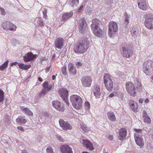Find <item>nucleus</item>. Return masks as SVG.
Wrapping results in <instances>:
<instances>
[{"instance_id": "nucleus-1", "label": "nucleus", "mask_w": 153, "mask_h": 153, "mask_svg": "<svg viewBox=\"0 0 153 153\" xmlns=\"http://www.w3.org/2000/svg\"><path fill=\"white\" fill-rule=\"evenodd\" d=\"M89 44L87 41L84 40L80 42L79 44L74 46V51L76 53L83 54L88 49Z\"/></svg>"}, {"instance_id": "nucleus-2", "label": "nucleus", "mask_w": 153, "mask_h": 153, "mask_svg": "<svg viewBox=\"0 0 153 153\" xmlns=\"http://www.w3.org/2000/svg\"><path fill=\"white\" fill-rule=\"evenodd\" d=\"M70 100L73 107L77 109H79L82 106V100L79 96L76 95H72Z\"/></svg>"}, {"instance_id": "nucleus-3", "label": "nucleus", "mask_w": 153, "mask_h": 153, "mask_svg": "<svg viewBox=\"0 0 153 153\" xmlns=\"http://www.w3.org/2000/svg\"><path fill=\"white\" fill-rule=\"evenodd\" d=\"M143 72L149 75L153 74V62L151 60L145 61L143 65Z\"/></svg>"}, {"instance_id": "nucleus-4", "label": "nucleus", "mask_w": 153, "mask_h": 153, "mask_svg": "<svg viewBox=\"0 0 153 153\" xmlns=\"http://www.w3.org/2000/svg\"><path fill=\"white\" fill-rule=\"evenodd\" d=\"M103 83L106 89L108 91H112L113 87L111 77L108 74H105L103 77Z\"/></svg>"}, {"instance_id": "nucleus-5", "label": "nucleus", "mask_w": 153, "mask_h": 153, "mask_svg": "<svg viewBox=\"0 0 153 153\" xmlns=\"http://www.w3.org/2000/svg\"><path fill=\"white\" fill-rule=\"evenodd\" d=\"M126 90L130 96L135 97L136 95V90L133 83L130 82H128L126 84Z\"/></svg>"}, {"instance_id": "nucleus-6", "label": "nucleus", "mask_w": 153, "mask_h": 153, "mask_svg": "<svg viewBox=\"0 0 153 153\" xmlns=\"http://www.w3.org/2000/svg\"><path fill=\"white\" fill-rule=\"evenodd\" d=\"M144 25L147 29H153V14L148 13L144 16Z\"/></svg>"}, {"instance_id": "nucleus-7", "label": "nucleus", "mask_w": 153, "mask_h": 153, "mask_svg": "<svg viewBox=\"0 0 153 153\" xmlns=\"http://www.w3.org/2000/svg\"><path fill=\"white\" fill-rule=\"evenodd\" d=\"M59 123L61 127L64 130L67 131L72 129V126L67 121H65L63 120L60 119Z\"/></svg>"}, {"instance_id": "nucleus-8", "label": "nucleus", "mask_w": 153, "mask_h": 153, "mask_svg": "<svg viewBox=\"0 0 153 153\" xmlns=\"http://www.w3.org/2000/svg\"><path fill=\"white\" fill-rule=\"evenodd\" d=\"M59 93L62 98L68 105L69 104L68 100V91L65 89L62 88L59 89Z\"/></svg>"}, {"instance_id": "nucleus-9", "label": "nucleus", "mask_w": 153, "mask_h": 153, "mask_svg": "<svg viewBox=\"0 0 153 153\" xmlns=\"http://www.w3.org/2000/svg\"><path fill=\"white\" fill-rule=\"evenodd\" d=\"M122 50L121 54L123 57L129 58L133 53L132 50L127 47H123Z\"/></svg>"}, {"instance_id": "nucleus-10", "label": "nucleus", "mask_w": 153, "mask_h": 153, "mask_svg": "<svg viewBox=\"0 0 153 153\" xmlns=\"http://www.w3.org/2000/svg\"><path fill=\"white\" fill-rule=\"evenodd\" d=\"M92 78L89 76H85L81 79L82 83L85 87H89L91 86L92 81Z\"/></svg>"}, {"instance_id": "nucleus-11", "label": "nucleus", "mask_w": 153, "mask_h": 153, "mask_svg": "<svg viewBox=\"0 0 153 153\" xmlns=\"http://www.w3.org/2000/svg\"><path fill=\"white\" fill-rule=\"evenodd\" d=\"M37 56V55H34L31 51L27 53L26 54L23 56L24 61L25 62H28L32 61L35 59Z\"/></svg>"}, {"instance_id": "nucleus-12", "label": "nucleus", "mask_w": 153, "mask_h": 153, "mask_svg": "<svg viewBox=\"0 0 153 153\" xmlns=\"http://www.w3.org/2000/svg\"><path fill=\"white\" fill-rule=\"evenodd\" d=\"M53 107L59 111L63 112L65 110V107L62 105L61 102L59 101H54L52 102Z\"/></svg>"}, {"instance_id": "nucleus-13", "label": "nucleus", "mask_w": 153, "mask_h": 153, "mask_svg": "<svg viewBox=\"0 0 153 153\" xmlns=\"http://www.w3.org/2000/svg\"><path fill=\"white\" fill-rule=\"evenodd\" d=\"M127 133L126 129L125 128H120L118 132V139L120 140H123L126 137Z\"/></svg>"}, {"instance_id": "nucleus-14", "label": "nucleus", "mask_w": 153, "mask_h": 153, "mask_svg": "<svg viewBox=\"0 0 153 153\" xmlns=\"http://www.w3.org/2000/svg\"><path fill=\"white\" fill-rule=\"evenodd\" d=\"M64 40L61 37L57 38L55 41V47L59 49H61L64 44Z\"/></svg>"}, {"instance_id": "nucleus-15", "label": "nucleus", "mask_w": 153, "mask_h": 153, "mask_svg": "<svg viewBox=\"0 0 153 153\" xmlns=\"http://www.w3.org/2000/svg\"><path fill=\"white\" fill-rule=\"evenodd\" d=\"M142 136L139 135L137 133L134 134V137L136 144L140 147L144 145V143L142 138Z\"/></svg>"}, {"instance_id": "nucleus-16", "label": "nucleus", "mask_w": 153, "mask_h": 153, "mask_svg": "<svg viewBox=\"0 0 153 153\" xmlns=\"http://www.w3.org/2000/svg\"><path fill=\"white\" fill-rule=\"evenodd\" d=\"M2 27L3 29H16V26L13 24L8 21L3 22L2 24Z\"/></svg>"}, {"instance_id": "nucleus-17", "label": "nucleus", "mask_w": 153, "mask_h": 153, "mask_svg": "<svg viewBox=\"0 0 153 153\" xmlns=\"http://www.w3.org/2000/svg\"><path fill=\"white\" fill-rule=\"evenodd\" d=\"M94 94L96 98L100 97L101 93L100 91V86L98 84L95 85L93 90Z\"/></svg>"}, {"instance_id": "nucleus-18", "label": "nucleus", "mask_w": 153, "mask_h": 153, "mask_svg": "<svg viewBox=\"0 0 153 153\" xmlns=\"http://www.w3.org/2000/svg\"><path fill=\"white\" fill-rule=\"evenodd\" d=\"M130 108L134 112H137L138 109V106L137 103L134 100H130L129 103Z\"/></svg>"}, {"instance_id": "nucleus-19", "label": "nucleus", "mask_w": 153, "mask_h": 153, "mask_svg": "<svg viewBox=\"0 0 153 153\" xmlns=\"http://www.w3.org/2000/svg\"><path fill=\"white\" fill-rule=\"evenodd\" d=\"M60 149L62 153H73L71 148L68 145H64L60 147Z\"/></svg>"}, {"instance_id": "nucleus-20", "label": "nucleus", "mask_w": 153, "mask_h": 153, "mask_svg": "<svg viewBox=\"0 0 153 153\" xmlns=\"http://www.w3.org/2000/svg\"><path fill=\"white\" fill-rule=\"evenodd\" d=\"M138 5L140 9L146 10L147 8L146 1L145 0H138Z\"/></svg>"}, {"instance_id": "nucleus-21", "label": "nucleus", "mask_w": 153, "mask_h": 153, "mask_svg": "<svg viewBox=\"0 0 153 153\" xmlns=\"http://www.w3.org/2000/svg\"><path fill=\"white\" fill-rule=\"evenodd\" d=\"M83 144L87 149L90 150H93L94 147L91 143L87 140H83Z\"/></svg>"}, {"instance_id": "nucleus-22", "label": "nucleus", "mask_w": 153, "mask_h": 153, "mask_svg": "<svg viewBox=\"0 0 153 153\" xmlns=\"http://www.w3.org/2000/svg\"><path fill=\"white\" fill-rule=\"evenodd\" d=\"M79 29L87 28V25L85 19L83 18L80 19L78 26Z\"/></svg>"}, {"instance_id": "nucleus-23", "label": "nucleus", "mask_w": 153, "mask_h": 153, "mask_svg": "<svg viewBox=\"0 0 153 153\" xmlns=\"http://www.w3.org/2000/svg\"><path fill=\"white\" fill-rule=\"evenodd\" d=\"M68 69L70 74L74 75L76 73V70L74 67V64L71 63H69L68 65Z\"/></svg>"}, {"instance_id": "nucleus-24", "label": "nucleus", "mask_w": 153, "mask_h": 153, "mask_svg": "<svg viewBox=\"0 0 153 153\" xmlns=\"http://www.w3.org/2000/svg\"><path fill=\"white\" fill-rule=\"evenodd\" d=\"M74 12L72 11L64 13L62 16V21L65 22L70 19L73 15Z\"/></svg>"}, {"instance_id": "nucleus-25", "label": "nucleus", "mask_w": 153, "mask_h": 153, "mask_svg": "<svg viewBox=\"0 0 153 153\" xmlns=\"http://www.w3.org/2000/svg\"><path fill=\"white\" fill-rule=\"evenodd\" d=\"M92 24L91 25V29H98L100 25L99 20L97 19H93L92 21Z\"/></svg>"}, {"instance_id": "nucleus-26", "label": "nucleus", "mask_w": 153, "mask_h": 153, "mask_svg": "<svg viewBox=\"0 0 153 153\" xmlns=\"http://www.w3.org/2000/svg\"><path fill=\"white\" fill-rule=\"evenodd\" d=\"M16 122L18 124H25L27 122V120L24 117L19 116L16 119Z\"/></svg>"}, {"instance_id": "nucleus-27", "label": "nucleus", "mask_w": 153, "mask_h": 153, "mask_svg": "<svg viewBox=\"0 0 153 153\" xmlns=\"http://www.w3.org/2000/svg\"><path fill=\"white\" fill-rule=\"evenodd\" d=\"M20 109L27 115L31 116H33V112L28 108H25L24 106H21Z\"/></svg>"}, {"instance_id": "nucleus-28", "label": "nucleus", "mask_w": 153, "mask_h": 153, "mask_svg": "<svg viewBox=\"0 0 153 153\" xmlns=\"http://www.w3.org/2000/svg\"><path fill=\"white\" fill-rule=\"evenodd\" d=\"M108 117L111 121L114 122L116 120V118L114 113L112 111H109L107 113Z\"/></svg>"}, {"instance_id": "nucleus-29", "label": "nucleus", "mask_w": 153, "mask_h": 153, "mask_svg": "<svg viewBox=\"0 0 153 153\" xmlns=\"http://www.w3.org/2000/svg\"><path fill=\"white\" fill-rule=\"evenodd\" d=\"M18 66L20 69L24 70H28L30 68L31 66L30 65H25L22 63H19Z\"/></svg>"}, {"instance_id": "nucleus-30", "label": "nucleus", "mask_w": 153, "mask_h": 153, "mask_svg": "<svg viewBox=\"0 0 153 153\" xmlns=\"http://www.w3.org/2000/svg\"><path fill=\"white\" fill-rule=\"evenodd\" d=\"M79 0H69L68 3L72 8L76 7L78 4Z\"/></svg>"}, {"instance_id": "nucleus-31", "label": "nucleus", "mask_w": 153, "mask_h": 153, "mask_svg": "<svg viewBox=\"0 0 153 153\" xmlns=\"http://www.w3.org/2000/svg\"><path fill=\"white\" fill-rule=\"evenodd\" d=\"M34 23L38 26H42L44 25L42 19L40 18H36L34 20Z\"/></svg>"}, {"instance_id": "nucleus-32", "label": "nucleus", "mask_w": 153, "mask_h": 153, "mask_svg": "<svg viewBox=\"0 0 153 153\" xmlns=\"http://www.w3.org/2000/svg\"><path fill=\"white\" fill-rule=\"evenodd\" d=\"M43 87L47 91L50 90L52 88V85L51 84H49L48 82H45L43 85Z\"/></svg>"}, {"instance_id": "nucleus-33", "label": "nucleus", "mask_w": 153, "mask_h": 153, "mask_svg": "<svg viewBox=\"0 0 153 153\" xmlns=\"http://www.w3.org/2000/svg\"><path fill=\"white\" fill-rule=\"evenodd\" d=\"M117 25L114 22H111L109 25V29H117Z\"/></svg>"}, {"instance_id": "nucleus-34", "label": "nucleus", "mask_w": 153, "mask_h": 153, "mask_svg": "<svg viewBox=\"0 0 153 153\" xmlns=\"http://www.w3.org/2000/svg\"><path fill=\"white\" fill-rule=\"evenodd\" d=\"M93 32L95 35L98 37L101 36L102 34L101 29H93Z\"/></svg>"}, {"instance_id": "nucleus-35", "label": "nucleus", "mask_w": 153, "mask_h": 153, "mask_svg": "<svg viewBox=\"0 0 153 153\" xmlns=\"http://www.w3.org/2000/svg\"><path fill=\"white\" fill-rule=\"evenodd\" d=\"M129 16L126 14L125 15V19L124 21V24L125 25L126 28H128L127 25L129 23Z\"/></svg>"}, {"instance_id": "nucleus-36", "label": "nucleus", "mask_w": 153, "mask_h": 153, "mask_svg": "<svg viewBox=\"0 0 153 153\" xmlns=\"http://www.w3.org/2000/svg\"><path fill=\"white\" fill-rule=\"evenodd\" d=\"M4 92L1 89H0V102H3L4 100Z\"/></svg>"}, {"instance_id": "nucleus-37", "label": "nucleus", "mask_w": 153, "mask_h": 153, "mask_svg": "<svg viewBox=\"0 0 153 153\" xmlns=\"http://www.w3.org/2000/svg\"><path fill=\"white\" fill-rule=\"evenodd\" d=\"M8 63V60L5 62L2 66H0V70L1 71L4 70L7 66Z\"/></svg>"}, {"instance_id": "nucleus-38", "label": "nucleus", "mask_w": 153, "mask_h": 153, "mask_svg": "<svg viewBox=\"0 0 153 153\" xmlns=\"http://www.w3.org/2000/svg\"><path fill=\"white\" fill-rule=\"evenodd\" d=\"M117 29H109L108 33L109 36L111 37L112 35L115 34L116 32L117 31Z\"/></svg>"}, {"instance_id": "nucleus-39", "label": "nucleus", "mask_w": 153, "mask_h": 153, "mask_svg": "<svg viewBox=\"0 0 153 153\" xmlns=\"http://www.w3.org/2000/svg\"><path fill=\"white\" fill-rule=\"evenodd\" d=\"M144 122L145 123L148 124H150L151 122V119L150 118L147 116L144 118Z\"/></svg>"}, {"instance_id": "nucleus-40", "label": "nucleus", "mask_w": 153, "mask_h": 153, "mask_svg": "<svg viewBox=\"0 0 153 153\" xmlns=\"http://www.w3.org/2000/svg\"><path fill=\"white\" fill-rule=\"evenodd\" d=\"M80 128L85 132H87L88 131L87 127L83 124L80 125Z\"/></svg>"}, {"instance_id": "nucleus-41", "label": "nucleus", "mask_w": 153, "mask_h": 153, "mask_svg": "<svg viewBox=\"0 0 153 153\" xmlns=\"http://www.w3.org/2000/svg\"><path fill=\"white\" fill-rule=\"evenodd\" d=\"M137 90H141L142 89V85L140 82L138 81L137 85Z\"/></svg>"}, {"instance_id": "nucleus-42", "label": "nucleus", "mask_w": 153, "mask_h": 153, "mask_svg": "<svg viewBox=\"0 0 153 153\" xmlns=\"http://www.w3.org/2000/svg\"><path fill=\"white\" fill-rule=\"evenodd\" d=\"M47 153H54L53 149L51 147H48L46 149Z\"/></svg>"}, {"instance_id": "nucleus-43", "label": "nucleus", "mask_w": 153, "mask_h": 153, "mask_svg": "<svg viewBox=\"0 0 153 153\" xmlns=\"http://www.w3.org/2000/svg\"><path fill=\"white\" fill-rule=\"evenodd\" d=\"M66 68V66L64 65L62 69V73L64 75H66L67 74Z\"/></svg>"}, {"instance_id": "nucleus-44", "label": "nucleus", "mask_w": 153, "mask_h": 153, "mask_svg": "<svg viewBox=\"0 0 153 153\" xmlns=\"http://www.w3.org/2000/svg\"><path fill=\"white\" fill-rule=\"evenodd\" d=\"M0 10L1 14L3 16H4L6 14L4 9L2 7H0Z\"/></svg>"}, {"instance_id": "nucleus-45", "label": "nucleus", "mask_w": 153, "mask_h": 153, "mask_svg": "<svg viewBox=\"0 0 153 153\" xmlns=\"http://www.w3.org/2000/svg\"><path fill=\"white\" fill-rule=\"evenodd\" d=\"M47 91L46 89H42L41 92L39 94V96H43L45 94Z\"/></svg>"}, {"instance_id": "nucleus-46", "label": "nucleus", "mask_w": 153, "mask_h": 153, "mask_svg": "<svg viewBox=\"0 0 153 153\" xmlns=\"http://www.w3.org/2000/svg\"><path fill=\"white\" fill-rule=\"evenodd\" d=\"M85 106L86 109H88L90 107V104L88 102H86L85 104Z\"/></svg>"}, {"instance_id": "nucleus-47", "label": "nucleus", "mask_w": 153, "mask_h": 153, "mask_svg": "<svg viewBox=\"0 0 153 153\" xmlns=\"http://www.w3.org/2000/svg\"><path fill=\"white\" fill-rule=\"evenodd\" d=\"M147 116H148L147 115V113L146 111L145 110H143V117L145 118Z\"/></svg>"}, {"instance_id": "nucleus-48", "label": "nucleus", "mask_w": 153, "mask_h": 153, "mask_svg": "<svg viewBox=\"0 0 153 153\" xmlns=\"http://www.w3.org/2000/svg\"><path fill=\"white\" fill-rule=\"evenodd\" d=\"M43 13V15L44 16V17L46 19V17L47 16V10L46 9H44V10L42 12Z\"/></svg>"}, {"instance_id": "nucleus-49", "label": "nucleus", "mask_w": 153, "mask_h": 153, "mask_svg": "<svg viewBox=\"0 0 153 153\" xmlns=\"http://www.w3.org/2000/svg\"><path fill=\"white\" fill-rule=\"evenodd\" d=\"M134 130L135 132L137 133H141L142 132V130L140 129L135 128Z\"/></svg>"}, {"instance_id": "nucleus-50", "label": "nucleus", "mask_w": 153, "mask_h": 153, "mask_svg": "<svg viewBox=\"0 0 153 153\" xmlns=\"http://www.w3.org/2000/svg\"><path fill=\"white\" fill-rule=\"evenodd\" d=\"M76 66H77V68L79 67L80 66H81L82 65V64L80 62H77L76 63Z\"/></svg>"}, {"instance_id": "nucleus-51", "label": "nucleus", "mask_w": 153, "mask_h": 153, "mask_svg": "<svg viewBox=\"0 0 153 153\" xmlns=\"http://www.w3.org/2000/svg\"><path fill=\"white\" fill-rule=\"evenodd\" d=\"M19 63L18 62H13L11 64L10 66H13V65H16L17 64H18V65Z\"/></svg>"}, {"instance_id": "nucleus-52", "label": "nucleus", "mask_w": 153, "mask_h": 153, "mask_svg": "<svg viewBox=\"0 0 153 153\" xmlns=\"http://www.w3.org/2000/svg\"><path fill=\"white\" fill-rule=\"evenodd\" d=\"M50 68H51V66H49L47 67L45 70V72L46 73H47L48 72H49L50 70Z\"/></svg>"}, {"instance_id": "nucleus-53", "label": "nucleus", "mask_w": 153, "mask_h": 153, "mask_svg": "<svg viewBox=\"0 0 153 153\" xmlns=\"http://www.w3.org/2000/svg\"><path fill=\"white\" fill-rule=\"evenodd\" d=\"M17 128L22 131H24V129H23V128L22 126H19Z\"/></svg>"}, {"instance_id": "nucleus-54", "label": "nucleus", "mask_w": 153, "mask_h": 153, "mask_svg": "<svg viewBox=\"0 0 153 153\" xmlns=\"http://www.w3.org/2000/svg\"><path fill=\"white\" fill-rule=\"evenodd\" d=\"M83 7V6H81L77 10V12H79L81 11V10H82Z\"/></svg>"}, {"instance_id": "nucleus-55", "label": "nucleus", "mask_w": 153, "mask_h": 153, "mask_svg": "<svg viewBox=\"0 0 153 153\" xmlns=\"http://www.w3.org/2000/svg\"><path fill=\"white\" fill-rule=\"evenodd\" d=\"M108 139L111 140H112L113 139V136L112 135H109V136Z\"/></svg>"}, {"instance_id": "nucleus-56", "label": "nucleus", "mask_w": 153, "mask_h": 153, "mask_svg": "<svg viewBox=\"0 0 153 153\" xmlns=\"http://www.w3.org/2000/svg\"><path fill=\"white\" fill-rule=\"evenodd\" d=\"M149 102V100L148 98H146L144 101V102L145 103H148Z\"/></svg>"}, {"instance_id": "nucleus-57", "label": "nucleus", "mask_w": 153, "mask_h": 153, "mask_svg": "<svg viewBox=\"0 0 153 153\" xmlns=\"http://www.w3.org/2000/svg\"><path fill=\"white\" fill-rule=\"evenodd\" d=\"M22 153H29L26 150H22Z\"/></svg>"}, {"instance_id": "nucleus-58", "label": "nucleus", "mask_w": 153, "mask_h": 153, "mask_svg": "<svg viewBox=\"0 0 153 153\" xmlns=\"http://www.w3.org/2000/svg\"><path fill=\"white\" fill-rule=\"evenodd\" d=\"M143 99H140L139 100V102L140 103H142L143 102Z\"/></svg>"}, {"instance_id": "nucleus-59", "label": "nucleus", "mask_w": 153, "mask_h": 153, "mask_svg": "<svg viewBox=\"0 0 153 153\" xmlns=\"http://www.w3.org/2000/svg\"><path fill=\"white\" fill-rule=\"evenodd\" d=\"M114 95L113 94L111 93L110 94H109V97H114Z\"/></svg>"}, {"instance_id": "nucleus-60", "label": "nucleus", "mask_w": 153, "mask_h": 153, "mask_svg": "<svg viewBox=\"0 0 153 153\" xmlns=\"http://www.w3.org/2000/svg\"><path fill=\"white\" fill-rule=\"evenodd\" d=\"M56 78V76L54 75H53L52 76V79L53 80H54Z\"/></svg>"}, {"instance_id": "nucleus-61", "label": "nucleus", "mask_w": 153, "mask_h": 153, "mask_svg": "<svg viewBox=\"0 0 153 153\" xmlns=\"http://www.w3.org/2000/svg\"><path fill=\"white\" fill-rule=\"evenodd\" d=\"M38 80L39 81H40V82H42V79L40 77H39V78H38Z\"/></svg>"}, {"instance_id": "nucleus-62", "label": "nucleus", "mask_w": 153, "mask_h": 153, "mask_svg": "<svg viewBox=\"0 0 153 153\" xmlns=\"http://www.w3.org/2000/svg\"><path fill=\"white\" fill-rule=\"evenodd\" d=\"M103 153H108V152H103Z\"/></svg>"}, {"instance_id": "nucleus-63", "label": "nucleus", "mask_w": 153, "mask_h": 153, "mask_svg": "<svg viewBox=\"0 0 153 153\" xmlns=\"http://www.w3.org/2000/svg\"><path fill=\"white\" fill-rule=\"evenodd\" d=\"M152 132L153 133V131H152Z\"/></svg>"}, {"instance_id": "nucleus-64", "label": "nucleus", "mask_w": 153, "mask_h": 153, "mask_svg": "<svg viewBox=\"0 0 153 153\" xmlns=\"http://www.w3.org/2000/svg\"><path fill=\"white\" fill-rule=\"evenodd\" d=\"M132 30H131V33H132Z\"/></svg>"}]
</instances>
